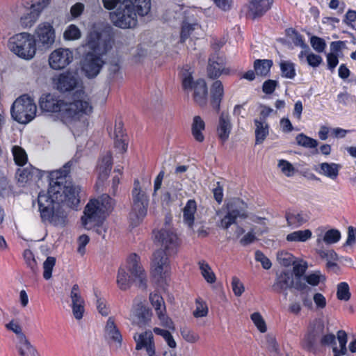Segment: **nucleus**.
Masks as SVG:
<instances>
[{"mask_svg":"<svg viewBox=\"0 0 356 356\" xmlns=\"http://www.w3.org/2000/svg\"><path fill=\"white\" fill-rule=\"evenodd\" d=\"M69 163L63 168L50 173L49 188L47 193H40L38 203L42 222L55 227H64L67 223L66 213L60 208V203L73 207L79 203L80 188L67 179L70 172Z\"/></svg>","mask_w":356,"mask_h":356,"instance_id":"f257e3e1","label":"nucleus"},{"mask_svg":"<svg viewBox=\"0 0 356 356\" xmlns=\"http://www.w3.org/2000/svg\"><path fill=\"white\" fill-rule=\"evenodd\" d=\"M42 111L48 113H57L61 121L74 128L76 122L83 115H88L92 111V106L88 95H83L81 99H74L72 102H65L54 94L41 96L39 101Z\"/></svg>","mask_w":356,"mask_h":356,"instance_id":"f03ea898","label":"nucleus"},{"mask_svg":"<svg viewBox=\"0 0 356 356\" xmlns=\"http://www.w3.org/2000/svg\"><path fill=\"white\" fill-rule=\"evenodd\" d=\"M86 46L91 50L84 57L82 70L88 78L95 77L101 71L104 60L103 55L111 48L110 39L104 38L99 32H90L87 37Z\"/></svg>","mask_w":356,"mask_h":356,"instance_id":"7ed1b4c3","label":"nucleus"},{"mask_svg":"<svg viewBox=\"0 0 356 356\" xmlns=\"http://www.w3.org/2000/svg\"><path fill=\"white\" fill-rule=\"evenodd\" d=\"M114 200L107 194L102 195L98 199L91 200L85 207L81 223L86 229L95 225H99L104 220L106 213L114 206Z\"/></svg>","mask_w":356,"mask_h":356,"instance_id":"20e7f679","label":"nucleus"},{"mask_svg":"<svg viewBox=\"0 0 356 356\" xmlns=\"http://www.w3.org/2000/svg\"><path fill=\"white\" fill-rule=\"evenodd\" d=\"M127 268L133 278H131L125 268H120L116 280L119 289L126 291L130 288L132 282H135L139 288L145 289L147 286L146 274L140 263V258L137 254H132L129 256L127 261Z\"/></svg>","mask_w":356,"mask_h":356,"instance_id":"39448f33","label":"nucleus"},{"mask_svg":"<svg viewBox=\"0 0 356 356\" xmlns=\"http://www.w3.org/2000/svg\"><path fill=\"white\" fill-rule=\"evenodd\" d=\"M37 47L33 36L26 32L15 35L9 40L10 51L25 60H31L34 57Z\"/></svg>","mask_w":356,"mask_h":356,"instance_id":"423d86ee","label":"nucleus"},{"mask_svg":"<svg viewBox=\"0 0 356 356\" xmlns=\"http://www.w3.org/2000/svg\"><path fill=\"white\" fill-rule=\"evenodd\" d=\"M37 106L32 98L27 95L18 97L13 104L10 113L12 118L19 123L27 124L36 115Z\"/></svg>","mask_w":356,"mask_h":356,"instance_id":"0eeeda50","label":"nucleus"},{"mask_svg":"<svg viewBox=\"0 0 356 356\" xmlns=\"http://www.w3.org/2000/svg\"><path fill=\"white\" fill-rule=\"evenodd\" d=\"M148 198L145 191L142 190L138 180H135L132 190V208L129 220L134 226L138 225L147 214Z\"/></svg>","mask_w":356,"mask_h":356,"instance_id":"6e6552de","label":"nucleus"},{"mask_svg":"<svg viewBox=\"0 0 356 356\" xmlns=\"http://www.w3.org/2000/svg\"><path fill=\"white\" fill-rule=\"evenodd\" d=\"M137 10L130 5L128 0H124L115 11L110 13L112 23L121 29H132L137 25Z\"/></svg>","mask_w":356,"mask_h":356,"instance_id":"1a4fd4ad","label":"nucleus"},{"mask_svg":"<svg viewBox=\"0 0 356 356\" xmlns=\"http://www.w3.org/2000/svg\"><path fill=\"white\" fill-rule=\"evenodd\" d=\"M182 87L186 91H193L195 103L200 107L207 104L208 89L204 79L193 80L192 73L187 70L182 72Z\"/></svg>","mask_w":356,"mask_h":356,"instance_id":"9d476101","label":"nucleus"},{"mask_svg":"<svg viewBox=\"0 0 356 356\" xmlns=\"http://www.w3.org/2000/svg\"><path fill=\"white\" fill-rule=\"evenodd\" d=\"M56 86L61 92L74 90V99H81L83 95H86L83 90L81 81L70 72L60 74L56 79Z\"/></svg>","mask_w":356,"mask_h":356,"instance_id":"9b49d317","label":"nucleus"},{"mask_svg":"<svg viewBox=\"0 0 356 356\" xmlns=\"http://www.w3.org/2000/svg\"><path fill=\"white\" fill-rule=\"evenodd\" d=\"M34 40L41 50L50 49L56 41V31L53 25L47 22L40 23L35 29Z\"/></svg>","mask_w":356,"mask_h":356,"instance_id":"f8f14e48","label":"nucleus"},{"mask_svg":"<svg viewBox=\"0 0 356 356\" xmlns=\"http://www.w3.org/2000/svg\"><path fill=\"white\" fill-rule=\"evenodd\" d=\"M246 204L239 199H235L227 204V212L220 220L219 227L222 229H228L232 225L235 224L237 218H246Z\"/></svg>","mask_w":356,"mask_h":356,"instance_id":"ddd939ff","label":"nucleus"},{"mask_svg":"<svg viewBox=\"0 0 356 356\" xmlns=\"http://www.w3.org/2000/svg\"><path fill=\"white\" fill-rule=\"evenodd\" d=\"M325 325L322 320L314 319L307 328V332L302 340L304 348L312 351L314 350L321 337L324 334Z\"/></svg>","mask_w":356,"mask_h":356,"instance_id":"4468645a","label":"nucleus"},{"mask_svg":"<svg viewBox=\"0 0 356 356\" xmlns=\"http://www.w3.org/2000/svg\"><path fill=\"white\" fill-rule=\"evenodd\" d=\"M74 59L73 51L68 48H58L49 56V65L55 70H60L68 66Z\"/></svg>","mask_w":356,"mask_h":356,"instance_id":"2eb2a0df","label":"nucleus"},{"mask_svg":"<svg viewBox=\"0 0 356 356\" xmlns=\"http://www.w3.org/2000/svg\"><path fill=\"white\" fill-rule=\"evenodd\" d=\"M155 239L168 254L175 252L179 246L177 235L170 227H165L159 231L155 235Z\"/></svg>","mask_w":356,"mask_h":356,"instance_id":"dca6fc26","label":"nucleus"},{"mask_svg":"<svg viewBox=\"0 0 356 356\" xmlns=\"http://www.w3.org/2000/svg\"><path fill=\"white\" fill-rule=\"evenodd\" d=\"M168 254V252L163 249H159L153 254L152 270L154 276L163 278L170 272Z\"/></svg>","mask_w":356,"mask_h":356,"instance_id":"f3484780","label":"nucleus"},{"mask_svg":"<svg viewBox=\"0 0 356 356\" xmlns=\"http://www.w3.org/2000/svg\"><path fill=\"white\" fill-rule=\"evenodd\" d=\"M291 287L302 291L305 289L306 284L300 281L294 282L293 277L289 273L284 272L277 276L272 286L273 289L277 293H282Z\"/></svg>","mask_w":356,"mask_h":356,"instance_id":"a211bd4d","label":"nucleus"},{"mask_svg":"<svg viewBox=\"0 0 356 356\" xmlns=\"http://www.w3.org/2000/svg\"><path fill=\"white\" fill-rule=\"evenodd\" d=\"M112 156L110 153H106L99 161L97 166L98 177L95 184V189L97 192H102L104 187V181L112 168Z\"/></svg>","mask_w":356,"mask_h":356,"instance_id":"6ab92c4d","label":"nucleus"},{"mask_svg":"<svg viewBox=\"0 0 356 356\" xmlns=\"http://www.w3.org/2000/svg\"><path fill=\"white\" fill-rule=\"evenodd\" d=\"M104 337L108 343L113 346L115 350L121 348L122 336L113 317H109L106 321L104 327Z\"/></svg>","mask_w":356,"mask_h":356,"instance_id":"aec40b11","label":"nucleus"},{"mask_svg":"<svg viewBox=\"0 0 356 356\" xmlns=\"http://www.w3.org/2000/svg\"><path fill=\"white\" fill-rule=\"evenodd\" d=\"M149 300L154 307L161 325L171 330H175L172 321L165 315V305L163 298L157 293H151Z\"/></svg>","mask_w":356,"mask_h":356,"instance_id":"412c9836","label":"nucleus"},{"mask_svg":"<svg viewBox=\"0 0 356 356\" xmlns=\"http://www.w3.org/2000/svg\"><path fill=\"white\" fill-rule=\"evenodd\" d=\"M152 315V312L148 307L138 303L133 307L129 319L133 324L145 327L150 322Z\"/></svg>","mask_w":356,"mask_h":356,"instance_id":"4be33fe9","label":"nucleus"},{"mask_svg":"<svg viewBox=\"0 0 356 356\" xmlns=\"http://www.w3.org/2000/svg\"><path fill=\"white\" fill-rule=\"evenodd\" d=\"M134 339L136 343V349L141 350L145 348L149 356H154L155 348L153 342V334L150 331H145L141 333H136Z\"/></svg>","mask_w":356,"mask_h":356,"instance_id":"5701e85b","label":"nucleus"},{"mask_svg":"<svg viewBox=\"0 0 356 356\" xmlns=\"http://www.w3.org/2000/svg\"><path fill=\"white\" fill-rule=\"evenodd\" d=\"M232 130V123L229 114L227 112H222L220 115L217 126V134L222 142L226 141Z\"/></svg>","mask_w":356,"mask_h":356,"instance_id":"b1692460","label":"nucleus"},{"mask_svg":"<svg viewBox=\"0 0 356 356\" xmlns=\"http://www.w3.org/2000/svg\"><path fill=\"white\" fill-rule=\"evenodd\" d=\"M224 95V88L220 81H215L210 88L211 105L218 111Z\"/></svg>","mask_w":356,"mask_h":356,"instance_id":"393cba45","label":"nucleus"},{"mask_svg":"<svg viewBox=\"0 0 356 356\" xmlns=\"http://www.w3.org/2000/svg\"><path fill=\"white\" fill-rule=\"evenodd\" d=\"M197 210V204L195 200H190L187 202L186 206L183 209V219L187 226L193 230L194 215Z\"/></svg>","mask_w":356,"mask_h":356,"instance_id":"a878e982","label":"nucleus"},{"mask_svg":"<svg viewBox=\"0 0 356 356\" xmlns=\"http://www.w3.org/2000/svg\"><path fill=\"white\" fill-rule=\"evenodd\" d=\"M273 0H252L250 9L254 17H260L271 7Z\"/></svg>","mask_w":356,"mask_h":356,"instance_id":"bb28decb","label":"nucleus"},{"mask_svg":"<svg viewBox=\"0 0 356 356\" xmlns=\"http://www.w3.org/2000/svg\"><path fill=\"white\" fill-rule=\"evenodd\" d=\"M319 173L332 180H336L339 176L341 165L335 163L324 162L320 164Z\"/></svg>","mask_w":356,"mask_h":356,"instance_id":"cd10ccee","label":"nucleus"},{"mask_svg":"<svg viewBox=\"0 0 356 356\" xmlns=\"http://www.w3.org/2000/svg\"><path fill=\"white\" fill-rule=\"evenodd\" d=\"M205 129V123L203 119L199 116L193 117V123L191 124V133L195 140L202 143L204 140V136L202 131Z\"/></svg>","mask_w":356,"mask_h":356,"instance_id":"c85d7f7f","label":"nucleus"},{"mask_svg":"<svg viewBox=\"0 0 356 356\" xmlns=\"http://www.w3.org/2000/svg\"><path fill=\"white\" fill-rule=\"evenodd\" d=\"M225 72V65L223 60L219 58L216 60L215 58H210L207 67L208 76L211 79L220 76Z\"/></svg>","mask_w":356,"mask_h":356,"instance_id":"c756f323","label":"nucleus"},{"mask_svg":"<svg viewBox=\"0 0 356 356\" xmlns=\"http://www.w3.org/2000/svg\"><path fill=\"white\" fill-rule=\"evenodd\" d=\"M312 236V232L310 229H300L289 233L286 236L288 242L305 243L309 240Z\"/></svg>","mask_w":356,"mask_h":356,"instance_id":"7c9ffc66","label":"nucleus"},{"mask_svg":"<svg viewBox=\"0 0 356 356\" xmlns=\"http://www.w3.org/2000/svg\"><path fill=\"white\" fill-rule=\"evenodd\" d=\"M255 142L256 144L262 143L269 134V127L266 121L254 120Z\"/></svg>","mask_w":356,"mask_h":356,"instance_id":"2f4dec72","label":"nucleus"},{"mask_svg":"<svg viewBox=\"0 0 356 356\" xmlns=\"http://www.w3.org/2000/svg\"><path fill=\"white\" fill-rule=\"evenodd\" d=\"M286 220L289 226L300 227L308 220V216L302 212H289Z\"/></svg>","mask_w":356,"mask_h":356,"instance_id":"473e14b6","label":"nucleus"},{"mask_svg":"<svg viewBox=\"0 0 356 356\" xmlns=\"http://www.w3.org/2000/svg\"><path fill=\"white\" fill-rule=\"evenodd\" d=\"M340 238V232L337 229H332L327 231L323 236L321 234H318L317 236L316 243L318 245H320L322 242L326 244H333L338 242Z\"/></svg>","mask_w":356,"mask_h":356,"instance_id":"72a5a7b5","label":"nucleus"},{"mask_svg":"<svg viewBox=\"0 0 356 356\" xmlns=\"http://www.w3.org/2000/svg\"><path fill=\"white\" fill-rule=\"evenodd\" d=\"M272 65L273 62L271 60L257 59L254 62V70L257 75L266 76L268 74Z\"/></svg>","mask_w":356,"mask_h":356,"instance_id":"f704fd0d","label":"nucleus"},{"mask_svg":"<svg viewBox=\"0 0 356 356\" xmlns=\"http://www.w3.org/2000/svg\"><path fill=\"white\" fill-rule=\"evenodd\" d=\"M19 341V352L21 356H38L36 350L31 344L26 336H22Z\"/></svg>","mask_w":356,"mask_h":356,"instance_id":"c9c22d12","label":"nucleus"},{"mask_svg":"<svg viewBox=\"0 0 356 356\" xmlns=\"http://www.w3.org/2000/svg\"><path fill=\"white\" fill-rule=\"evenodd\" d=\"M130 5L137 10V13L140 16L147 15L151 7L150 0H128Z\"/></svg>","mask_w":356,"mask_h":356,"instance_id":"e433bc0d","label":"nucleus"},{"mask_svg":"<svg viewBox=\"0 0 356 356\" xmlns=\"http://www.w3.org/2000/svg\"><path fill=\"white\" fill-rule=\"evenodd\" d=\"M40 13L30 8V12L20 19L21 24L24 28L31 27L38 20Z\"/></svg>","mask_w":356,"mask_h":356,"instance_id":"4c0bfd02","label":"nucleus"},{"mask_svg":"<svg viewBox=\"0 0 356 356\" xmlns=\"http://www.w3.org/2000/svg\"><path fill=\"white\" fill-rule=\"evenodd\" d=\"M296 140L298 145L306 148H315L318 145L316 139L312 138L304 134L297 135Z\"/></svg>","mask_w":356,"mask_h":356,"instance_id":"58836bf2","label":"nucleus"},{"mask_svg":"<svg viewBox=\"0 0 356 356\" xmlns=\"http://www.w3.org/2000/svg\"><path fill=\"white\" fill-rule=\"evenodd\" d=\"M282 76L287 79H293L296 76L294 64L290 61L282 60L280 62Z\"/></svg>","mask_w":356,"mask_h":356,"instance_id":"ea45409f","label":"nucleus"},{"mask_svg":"<svg viewBox=\"0 0 356 356\" xmlns=\"http://www.w3.org/2000/svg\"><path fill=\"white\" fill-rule=\"evenodd\" d=\"M199 266L202 275L207 282L211 284L216 282V275L207 263L204 261H200Z\"/></svg>","mask_w":356,"mask_h":356,"instance_id":"a19ab883","label":"nucleus"},{"mask_svg":"<svg viewBox=\"0 0 356 356\" xmlns=\"http://www.w3.org/2000/svg\"><path fill=\"white\" fill-rule=\"evenodd\" d=\"M34 168L32 166H28L24 168L18 169L17 172V178L18 182L25 184L33 177Z\"/></svg>","mask_w":356,"mask_h":356,"instance_id":"79ce46f5","label":"nucleus"},{"mask_svg":"<svg viewBox=\"0 0 356 356\" xmlns=\"http://www.w3.org/2000/svg\"><path fill=\"white\" fill-rule=\"evenodd\" d=\"M154 332L155 334L161 336L168 346L172 348L171 350H173L176 353L174 349L177 347V343L169 331L155 327Z\"/></svg>","mask_w":356,"mask_h":356,"instance_id":"37998d69","label":"nucleus"},{"mask_svg":"<svg viewBox=\"0 0 356 356\" xmlns=\"http://www.w3.org/2000/svg\"><path fill=\"white\" fill-rule=\"evenodd\" d=\"M81 36L80 29L74 24L68 26L63 33V38L65 40H78Z\"/></svg>","mask_w":356,"mask_h":356,"instance_id":"c03bdc74","label":"nucleus"},{"mask_svg":"<svg viewBox=\"0 0 356 356\" xmlns=\"http://www.w3.org/2000/svg\"><path fill=\"white\" fill-rule=\"evenodd\" d=\"M13 154L14 160L18 165H24L27 161V155L26 152L19 146L13 147Z\"/></svg>","mask_w":356,"mask_h":356,"instance_id":"a18cd8bd","label":"nucleus"},{"mask_svg":"<svg viewBox=\"0 0 356 356\" xmlns=\"http://www.w3.org/2000/svg\"><path fill=\"white\" fill-rule=\"evenodd\" d=\"M26 264L30 268L33 275H37L38 268L33 252L30 250H25L23 253Z\"/></svg>","mask_w":356,"mask_h":356,"instance_id":"49530a36","label":"nucleus"},{"mask_svg":"<svg viewBox=\"0 0 356 356\" xmlns=\"http://www.w3.org/2000/svg\"><path fill=\"white\" fill-rule=\"evenodd\" d=\"M349 286L346 282H341L337 286V296L340 300L348 301L350 298Z\"/></svg>","mask_w":356,"mask_h":356,"instance_id":"de8ad7c7","label":"nucleus"},{"mask_svg":"<svg viewBox=\"0 0 356 356\" xmlns=\"http://www.w3.org/2000/svg\"><path fill=\"white\" fill-rule=\"evenodd\" d=\"M293 265V273L296 277V281H300L301 277L305 274L307 268V263L305 261H295Z\"/></svg>","mask_w":356,"mask_h":356,"instance_id":"09e8293b","label":"nucleus"},{"mask_svg":"<svg viewBox=\"0 0 356 356\" xmlns=\"http://www.w3.org/2000/svg\"><path fill=\"white\" fill-rule=\"evenodd\" d=\"M56 264V259L53 257H48L43 263V277L45 280H49L51 277V273Z\"/></svg>","mask_w":356,"mask_h":356,"instance_id":"8fccbe9b","label":"nucleus"},{"mask_svg":"<svg viewBox=\"0 0 356 356\" xmlns=\"http://www.w3.org/2000/svg\"><path fill=\"white\" fill-rule=\"evenodd\" d=\"M209 309L205 302L201 299L196 300V307L193 311V316L196 318L204 317L208 314Z\"/></svg>","mask_w":356,"mask_h":356,"instance_id":"3c124183","label":"nucleus"},{"mask_svg":"<svg viewBox=\"0 0 356 356\" xmlns=\"http://www.w3.org/2000/svg\"><path fill=\"white\" fill-rule=\"evenodd\" d=\"M277 165L281 172L286 177L293 176L296 172V169L293 165L286 160H280Z\"/></svg>","mask_w":356,"mask_h":356,"instance_id":"603ef678","label":"nucleus"},{"mask_svg":"<svg viewBox=\"0 0 356 356\" xmlns=\"http://www.w3.org/2000/svg\"><path fill=\"white\" fill-rule=\"evenodd\" d=\"M277 261L284 266H289L295 261L294 257L287 252H280L277 253Z\"/></svg>","mask_w":356,"mask_h":356,"instance_id":"864d4df0","label":"nucleus"},{"mask_svg":"<svg viewBox=\"0 0 356 356\" xmlns=\"http://www.w3.org/2000/svg\"><path fill=\"white\" fill-rule=\"evenodd\" d=\"M200 27L197 23L189 24L185 22L181 29V40L182 42L184 41L191 33L193 31L197 29Z\"/></svg>","mask_w":356,"mask_h":356,"instance_id":"5fc2aeb1","label":"nucleus"},{"mask_svg":"<svg viewBox=\"0 0 356 356\" xmlns=\"http://www.w3.org/2000/svg\"><path fill=\"white\" fill-rule=\"evenodd\" d=\"M70 299L72 305H77L80 303H84V300L82 298L79 287L77 284L73 285L71 292H70Z\"/></svg>","mask_w":356,"mask_h":356,"instance_id":"6e6d98bb","label":"nucleus"},{"mask_svg":"<svg viewBox=\"0 0 356 356\" xmlns=\"http://www.w3.org/2000/svg\"><path fill=\"white\" fill-rule=\"evenodd\" d=\"M251 319L261 332L266 331V323L259 312H254L251 315Z\"/></svg>","mask_w":356,"mask_h":356,"instance_id":"4d7b16f0","label":"nucleus"},{"mask_svg":"<svg viewBox=\"0 0 356 356\" xmlns=\"http://www.w3.org/2000/svg\"><path fill=\"white\" fill-rule=\"evenodd\" d=\"M182 337L188 343H195L200 339V336L195 332L184 328L181 331Z\"/></svg>","mask_w":356,"mask_h":356,"instance_id":"13d9d810","label":"nucleus"},{"mask_svg":"<svg viewBox=\"0 0 356 356\" xmlns=\"http://www.w3.org/2000/svg\"><path fill=\"white\" fill-rule=\"evenodd\" d=\"M96 296V305L97 309L99 314L102 316H106L108 315V309L107 308L106 301L104 298L99 296L97 292L95 293Z\"/></svg>","mask_w":356,"mask_h":356,"instance_id":"bf43d9fd","label":"nucleus"},{"mask_svg":"<svg viewBox=\"0 0 356 356\" xmlns=\"http://www.w3.org/2000/svg\"><path fill=\"white\" fill-rule=\"evenodd\" d=\"M337 339L339 343L340 350H338L341 355L347 353L346 343H347V334L343 330H339L337 332Z\"/></svg>","mask_w":356,"mask_h":356,"instance_id":"052dcab7","label":"nucleus"},{"mask_svg":"<svg viewBox=\"0 0 356 356\" xmlns=\"http://www.w3.org/2000/svg\"><path fill=\"white\" fill-rule=\"evenodd\" d=\"M171 159H170L168 161H165L162 166V170L159 173L157 177L154 180V194L161 188L162 181L164 177L165 170L167 169L168 163L170 162Z\"/></svg>","mask_w":356,"mask_h":356,"instance_id":"680f3d73","label":"nucleus"},{"mask_svg":"<svg viewBox=\"0 0 356 356\" xmlns=\"http://www.w3.org/2000/svg\"><path fill=\"white\" fill-rule=\"evenodd\" d=\"M310 42L312 47L318 52H323L326 47L324 40L316 36H312Z\"/></svg>","mask_w":356,"mask_h":356,"instance_id":"e2e57ef3","label":"nucleus"},{"mask_svg":"<svg viewBox=\"0 0 356 356\" xmlns=\"http://www.w3.org/2000/svg\"><path fill=\"white\" fill-rule=\"evenodd\" d=\"M255 259L257 261L260 262L262 265V267L264 269H269L271 267V262L270 259L266 257L262 252L260 250H257L255 252Z\"/></svg>","mask_w":356,"mask_h":356,"instance_id":"0e129e2a","label":"nucleus"},{"mask_svg":"<svg viewBox=\"0 0 356 356\" xmlns=\"http://www.w3.org/2000/svg\"><path fill=\"white\" fill-rule=\"evenodd\" d=\"M232 288L236 296H241L244 291V286L240 280L236 277H232Z\"/></svg>","mask_w":356,"mask_h":356,"instance_id":"69168bd1","label":"nucleus"},{"mask_svg":"<svg viewBox=\"0 0 356 356\" xmlns=\"http://www.w3.org/2000/svg\"><path fill=\"white\" fill-rule=\"evenodd\" d=\"M6 327L16 334L19 340L21 339L22 336H25V334L22 332V328L21 325L14 321H11L7 323L6 325Z\"/></svg>","mask_w":356,"mask_h":356,"instance_id":"338daca9","label":"nucleus"},{"mask_svg":"<svg viewBox=\"0 0 356 356\" xmlns=\"http://www.w3.org/2000/svg\"><path fill=\"white\" fill-rule=\"evenodd\" d=\"M71 306L74 317L78 321L82 319L85 312V302Z\"/></svg>","mask_w":356,"mask_h":356,"instance_id":"774afa93","label":"nucleus"}]
</instances>
